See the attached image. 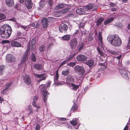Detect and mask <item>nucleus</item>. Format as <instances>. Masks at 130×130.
<instances>
[{
	"label": "nucleus",
	"instance_id": "nucleus-52",
	"mask_svg": "<svg viewBox=\"0 0 130 130\" xmlns=\"http://www.w3.org/2000/svg\"><path fill=\"white\" fill-rule=\"evenodd\" d=\"M109 5L111 7H114L116 6V4L115 3H114L112 2H110Z\"/></svg>",
	"mask_w": 130,
	"mask_h": 130
},
{
	"label": "nucleus",
	"instance_id": "nucleus-18",
	"mask_svg": "<svg viewBox=\"0 0 130 130\" xmlns=\"http://www.w3.org/2000/svg\"><path fill=\"white\" fill-rule=\"evenodd\" d=\"M5 2L7 6L9 7H12L14 5L13 0H5Z\"/></svg>",
	"mask_w": 130,
	"mask_h": 130
},
{
	"label": "nucleus",
	"instance_id": "nucleus-62",
	"mask_svg": "<svg viewBox=\"0 0 130 130\" xmlns=\"http://www.w3.org/2000/svg\"><path fill=\"white\" fill-rule=\"evenodd\" d=\"M74 56V55L73 54H71L69 57L71 59Z\"/></svg>",
	"mask_w": 130,
	"mask_h": 130
},
{
	"label": "nucleus",
	"instance_id": "nucleus-8",
	"mask_svg": "<svg viewBox=\"0 0 130 130\" xmlns=\"http://www.w3.org/2000/svg\"><path fill=\"white\" fill-rule=\"evenodd\" d=\"M59 30L61 32H65L68 29V27L66 25L62 23L59 26Z\"/></svg>",
	"mask_w": 130,
	"mask_h": 130
},
{
	"label": "nucleus",
	"instance_id": "nucleus-39",
	"mask_svg": "<svg viewBox=\"0 0 130 130\" xmlns=\"http://www.w3.org/2000/svg\"><path fill=\"white\" fill-rule=\"evenodd\" d=\"M92 36L93 34L92 33H90L87 39L89 41H90L92 40L93 38V37Z\"/></svg>",
	"mask_w": 130,
	"mask_h": 130
},
{
	"label": "nucleus",
	"instance_id": "nucleus-25",
	"mask_svg": "<svg viewBox=\"0 0 130 130\" xmlns=\"http://www.w3.org/2000/svg\"><path fill=\"white\" fill-rule=\"evenodd\" d=\"M34 66L35 68L38 70H41L42 69V66L41 64H35Z\"/></svg>",
	"mask_w": 130,
	"mask_h": 130
},
{
	"label": "nucleus",
	"instance_id": "nucleus-38",
	"mask_svg": "<svg viewBox=\"0 0 130 130\" xmlns=\"http://www.w3.org/2000/svg\"><path fill=\"white\" fill-rule=\"evenodd\" d=\"M31 58L32 61L35 62L36 61V58L35 56V55L33 53L31 54Z\"/></svg>",
	"mask_w": 130,
	"mask_h": 130
},
{
	"label": "nucleus",
	"instance_id": "nucleus-61",
	"mask_svg": "<svg viewBox=\"0 0 130 130\" xmlns=\"http://www.w3.org/2000/svg\"><path fill=\"white\" fill-rule=\"evenodd\" d=\"M51 83L50 82H48V83H47V85L46 87H50V84H51Z\"/></svg>",
	"mask_w": 130,
	"mask_h": 130
},
{
	"label": "nucleus",
	"instance_id": "nucleus-30",
	"mask_svg": "<svg viewBox=\"0 0 130 130\" xmlns=\"http://www.w3.org/2000/svg\"><path fill=\"white\" fill-rule=\"evenodd\" d=\"M43 0H41L39 3V8L40 9H41L43 7H44L45 5V3L44 1H43Z\"/></svg>",
	"mask_w": 130,
	"mask_h": 130
},
{
	"label": "nucleus",
	"instance_id": "nucleus-19",
	"mask_svg": "<svg viewBox=\"0 0 130 130\" xmlns=\"http://www.w3.org/2000/svg\"><path fill=\"white\" fill-rule=\"evenodd\" d=\"M86 64L89 67H92L94 66V61L92 59H90L87 61L86 62Z\"/></svg>",
	"mask_w": 130,
	"mask_h": 130
},
{
	"label": "nucleus",
	"instance_id": "nucleus-35",
	"mask_svg": "<svg viewBox=\"0 0 130 130\" xmlns=\"http://www.w3.org/2000/svg\"><path fill=\"white\" fill-rule=\"evenodd\" d=\"M39 50L41 52H43L45 50L46 47L45 45H41L39 48Z\"/></svg>",
	"mask_w": 130,
	"mask_h": 130
},
{
	"label": "nucleus",
	"instance_id": "nucleus-28",
	"mask_svg": "<svg viewBox=\"0 0 130 130\" xmlns=\"http://www.w3.org/2000/svg\"><path fill=\"white\" fill-rule=\"evenodd\" d=\"M27 58V55L25 54L24 55L22 58V60L21 61V64H23L25 65V62L26 61Z\"/></svg>",
	"mask_w": 130,
	"mask_h": 130
},
{
	"label": "nucleus",
	"instance_id": "nucleus-21",
	"mask_svg": "<svg viewBox=\"0 0 130 130\" xmlns=\"http://www.w3.org/2000/svg\"><path fill=\"white\" fill-rule=\"evenodd\" d=\"M11 45L13 47H19L22 46L21 44L19 42L16 41L12 42Z\"/></svg>",
	"mask_w": 130,
	"mask_h": 130
},
{
	"label": "nucleus",
	"instance_id": "nucleus-41",
	"mask_svg": "<svg viewBox=\"0 0 130 130\" xmlns=\"http://www.w3.org/2000/svg\"><path fill=\"white\" fill-rule=\"evenodd\" d=\"M80 33V31H79L78 30H76L74 34V36L75 37H79Z\"/></svg>",
	"mask_w": 130,
	"mask_h": 130
},
{
	"label": "nucleus",
	"instance_id": "nucleus-46",
	"mask_svg": "<svg viewBox=\"0 0 130 130\" xmlns=\"http://www.w3.org/2000/svg\"><path fill=\"white\" fill-rule=\"evenodd\" d=\"M8 90L6 89L5 88L3 90H2L1 92L2 94H5L8 91Z\"/></svg>",
	"mask_w": 130,
	"mask_h": 130
},
{
	"label": "nucleus",
	"instance_id": "nucleus-3",
	"mask_svg": "<svg viewBox=\"0 0 130 130\" xmlns=\"http://www.w3.org/2000/svg\"><path fill=\"white\" fill-rule=\"evenodd\" d=\"M107 40L112 45L116 47L120 46L122 43L121 40L120 38L116 35H109L108 37Z\"/></svg>",
	"mask_w": 130,
	"mask_h": 130
},
{
	"label": "nucleus",
	"instance_id": "nucleus-23",
	"mask_svg": "<svg viewBox=\"0 0 130 130\" xmlns=\"http://www.w3.org/2000/svg\"><path fill=\"white\" fill-rule=\"evenodd\" d=\"M13 83V81H12L7 82L6 84L5 88L9 91L10 90V88L11 86V85Z\"/></svg>",
	"mask_w": 130,
	"mask_h": 130
},
{
	"label": "nucleus",
	"instance_id": "nucleus-5",
	"mask_svg": "<svg viewBox=\"0 0 130 130\" xmlns=\"http://www.w3.org/2000/svg\"><path fill=\"white\" fill-rule=\"evenodd\" d=\"M39 88L43 97V100L45 102H47L48 95L49 93L46 90L47 87L45 85L41 84L39 86Z\"/></svg>",
	"mask_w": 130,
	"mask_h": 130
},
{
	"label": "nucleus",
	"instance_id": "nucleus-29",
	"mask_svg": "<svg viewBox=\"0 0 130 130\" xmlns=\"http://www.w3.org/2000/svg\"><path fill=\"white\" fill-rule=\"evenodd\" d=\"M70 37L69 35H67L64 36L62 37V40L65 41H68L70 39Z\"/></svg>",
	"mask_w": 130,
	"mask_h": 130
},
{
	"label": "nucleus",
	"instance_id": "nucleus-56",
	"mask_svg": "<svg viewBox=\"0 0 130 130\" xmlns=\"http://www.w3.org/2000/svg\"><path fill=\"white\" fill-rule=\"evenodd\" d=\"M2 43L3 44L9 43V41L7 40H4L2 41Z\"/></svg>",
	"mask_w": 130,
	"mask_h": 130
},
{
	"label": "nucleus",
	"instance_id": "nucleus-22",
	"mask_svg": "<svg viewBox=\"0 0 130 130\" xmlns=\"http://www.w3.org/2000/svg\"><path fill=\"white\" fill-rule=\"evenodd\" d=\"M58 70L56 71L55 76H54V83L55 84L58 85V83L57 81L58 80L59 78V75L58 73Z\"/></svg>",
	"mask_w": 130,
	"mask_h": 130
},
{
	"label": "nucleus",
	"instance_id": "nucleus-47",
	"mask_svg": "<svg viewBox=\"0 0 130 130\" xmlns=\"http://www.w3.org/2000/svg\"><path fill=\"white\" fill-rule=\"evenodd\" d=\"M38 98V96H35L33 98V101L32 103H36V101Z\"/></svg>",
	"mask_w": 130,
	"mask_h": 130
},
{
	"label": "nucleus",
	"instance_id": "nucleus-16",
	"mask_svg": "<svg viewBox=\"0 0 130 130\" xmlns=\"http://www.w3.org/2000/svg\"><path fill=\"white\" fill-rule=\"evenodd\" d=\"M25 4L28 9H30L32 7V3L31 0H25Z\"/></svg>",
	"mask_w": 130,
	"mask_h": 130
},
{
	"label": "nucleus",
	"instance_id": "nucleus-20",
	"mask_svg": "<svg viewBox=\"0 0 130 130\" xmlns=\"http://www.w3.org/2000/svg\"><path fill=\"white\" fill-rule=\"evenodd\" d=\"M76 12L77 14L80 15L85 14V13L84 9L80 8H77Z\"/></svg>",
	"mask_w": 130,
	"mask_h": 130
},
{
	"label": "nucleus",
	"instance_id": "nucleus-44",
	"mask_svg": "<svg viewBox=\"0 0 130 130\" xmlns=\"http://www.w3.org/2000/svg\"><path fill=\"white\" fill-rule=\"evenodd\" d=\"M126 48L127 49L130 48V36L129 37L128 42Z\"/></svg>",
	"mask_w": 130,
	"mask_h": 130
},
{
	"label": "nucleus",
	"instance_id": "nucleus-40",
	"mask_svg": "<svg viewBox=\"0 0 130 130\" xmlns=\"http://www.w3.org/2000/svg\"><path fill=\"white\" fill-rule=\"evenodd\" d=\"M5 15L2 13H0V20H3L6 18Z\"/></svg>",
	"mask_w": 130,
	"mask_h": 130
},
{
	"label": "nucleus",
	"instance_id": "nucleus-58",
	"mask_svg": "<svg viewBox=\"0 0 130 130\" xmlns=\"http://www.w3.org/2000/svg\"><path fill=\"white\" fill-rule=\"evenodd\" d=\"M53 45V43H51L47 44V48H49L50 47Z\"/></svg>",
	"mask_w": 130,
	"mask_h": 130
},
{
	"label": "nucleus",
	"instance_id": "nucleus-42",
	"mask_svg": "<svg viewBox=\"0 0 130 130\" xmlns=\"http://www.w3.org/2000/svg\"><path fill=\"white\" fill-rule=\"evenodd\" d=\"M4 69V66H0V75L3 74V71Z\"/></svg>",
	"mask_w": 130,
	"mask_h": 130
},
{
	"label": "nucleus",
	"instance_id": "nucleus-51",
	"mask_svg": "<svg viewBox=\"0 0 130 130\" xmlns=\"http://www.w3.org/2000/svg\"><path fill=\"white\" fill-rule=\"evenodd\" d=\"M67 62V61H66L65 60H63V61H62V62H61L59 65V68L61 67L65 63H66V62Z\"/></svg>",
	"mask_w": 130,
	"mask_h": 130
},
{
	"label": "nucleus",
	"instance_id": "nucleus-7",
	"mask_svg": "<svg viewBox=\"0 0 130 130\" xmlns=\"http://www.w3.org/2000/svg\"><path fill=\"white\" fill-rule=\"evenodd\" d=\"M23 80L24 83L27 85H30L31 80L30 76L28 75H26L23 77Z\"/></svg>",
	"mask_w": 130,
	"mask_h": 130
},
{
	"label": "nucleus",
	"instance_id": "nucleus-64",
	"mask_svg": "<svg viewBox=\"0 0 130 130\" xmlns=\"http://www.w3.org/2000/svg\"><path fill=\"white\" fill-rule=\"evenodd\" d=\"M111 10L112 11H116L117 10L116 8H112Z\"/></svg>",
	"mask_w": 130,
	"mask_h": 130
},
{
	"label": "nucleus",
	"instance_id": "nucleus-54",
	"mask_svg": "<svg viewBox=\"0 0 130 130\" xmlns=\"http://www.w3.org/2000/svg\"><path fill=\"white\" fill-rule=\"evenodd\" d=\"M40 126L39 124H37L36 125L35 130H39Z\"/></svg>",
	"mask_w": 130,
	"mask_h": 130
},
{
	"label": "nucleus",
	"instance_id": "nucleus-37",
	"mask_svg": "<svg viewBox=\"0 0 130 130\" xmlns=\"http://www.w3.org/2000/svg\"><path fill=\"white\" fill-rule=\"evenodd\" d=\"M70 9V8H67L64 9L60 11L61 13H66L68 12L69 11Z\"/></svg>",
	"mask_w": 130,
	"mask_h": 130
},
{
	"label": "nucleus",
	"instance_id": "nucleus-27",
	"mask_svg": "<svg viewBox=\"0 0 130 130\" xmlns=\"http://www.w3.org/2000/svg\"><path fill=\"white\" fill-rule=\"evenodd\" d=\"M79 85H77L74 84L73 83H72L70 85V86L72 87V89L74 90H76L79 87Z\"/></svg>",
	"mask_w": 130,
	"mask_h": 130
},
{
	"label": "nucleus",
	"instance_id": "nucleus-1",
	"mask_svg": "<svg viewBox=\"0 0 130 130\" xmlns=\"http://www.w3.org/2000/svg\"><path fill=\"white\" fill-rule=\"evenodd\" d=\"M98 38L99 40V46L97 48V50L99 53L100 55V56H99V60L102 61H105L107 58V55L104 54L100 50V47L102 50L104 47V45L102 43V32H100L98 33Z\"/></svg>",
	"mask_w": 130,
	"mask_h": 130
},
{
	"label": "nucleus",
	"instance_id": "nucleus-10",
	"mask_svg": "<svg viewBox=\"0 0 130 130\" xmlns=\"http://www.w3.org/2000/svg\"><path fill=\"white\" fill-rule=\"evenodd\" d=\"M33 75L34 76L36 77L41 78L39 80V82H40L42 80H44L46 78V76L44 74H37L35 73H33Z\"/></svg>",
	"mask_w": 130,
	"mask_h": 130
},
{
	"label": "nucleus",
	"instance_id": "nucleus-4",
	"mask_svg": "<svg viewBox=\"0 0 130 130\" xmlns=\"http://www.w3.org/2000/svg\"><path fill=\"white\" fill-rule=\"evenodd\" d=\"M74 70L75 73L80 76L83 79L86 74L85 70L84 68L82 66L77 65L74 67ZM82 81V80H81Z\"/></svg>",
	"mask_w": 130,
	"mask_h": 130
},
{
	"label": "nucleus",
	"instance_id": "nucleus-59",
	"mask_svg": "<svg viewBox=\"0 0 130 130\" xmlns=\"http://www.w3.org/2000/svg\"><path fill=\"white\" fill-rule=\"evenodd\" d=\"M71 59L69 57L67 58L65 60L67 62L69 61Z\"/></svg>",
	"mask_w": 130,
	"mask_h": 130
},
{
	"label": "nucleus",
	"instance_id": "nucleus-53",
	"mask_svg": "<svg viewBox=\"0 0 130 130\" xmlns=\"http://www.w3.org/2000/svg\"><path fill=\"white\" fill-rule=\"evenodd\" d=\"M75 65V63L74 62H70L68 64V65L71 67H73Z\"/></svg>",
	"mask_w": 130,
	"mask_h": 130
},
{
	"label": "nucleus",
	"instance_id": "nucleus-34",
	"mask_svg": "<svg viewBox=\"0 0 130 130\" xmlns=\"http://www.w3.org/2000/svg\"><path fill=\"white\" fill-rule=\"evenodd\" d=\"M84 45V43L83 42H82L80 44L78 45V50L79 51H80L83 48Z\"/></svg>",
	"mask_w": 130,
	"mask_h": 130
},
{
	"label": "nucleus",
	"instance_id": "nucleus-11",
	"mask_svg": "<svg viewBox=\"0 0 130 130\" xmlns=\"http://www.w3.org/2000/svg\"><path fill=\"white\" fill-rule=\"evenodd\" d=\"M119 72L121 75L124 78L126 79H128L129 78L127 73L126 71L123 69H120L119 70Z\"/></svg>",
	"mask_w": 130,
	"mask_h": 130
},
{
	"label": "nucleus",
	"instance_id": "nucleus-50",
	"mask_svg": "<svg viewBox=\"0 0 130 130\" xmlns=\"http://www.w3.org/2000/svg\"><path fill=\"white\" fill-rule=\"evenodd\" d=\"M115 26L118 27H121V24L119 22H117L115 23Z\"/></svg>",
	"mask_w": 130,
	"mask_h": 130
},
{
	"label": "nucleus",
	"instance_id": "nucleus-13",
	"mask_svg": "<svg viewBox=\"0 0 130 130\" xmlns=\"http://www.w3.org/2000/svg\"><path fill=\"white\" fill-rule=\"evenodd\" d=\"M94 7V4L92 3H90L86 6H84V8L85 11H88Z\"/></svg>",
	"mask_w": 130,
	"mask_h": 130
},
{
	"label": "nucleus",
	"instance_id": "nucleus-6",
	"mask_svg": "<svg viewBox=\"0 0 130 130\" xmlns=\"http://www.w3.org/2000/svg\"><path fill=\"white\" fill-rule=\"evenodd\" d=\"M77 39L74 38L70 40L69 43L72 49L75 48L77 45Z\"/></svg>",
	"mask_w": 130,
	"mask_h": 130
},
{
	"label": "nucleus",
	"instance_id": "nucleus-43",
	"mask_svg": "<svg viewBox=\"0 0 130 130\" xmlns=\"http://www.w3.org/2000/svg\"><path fill=\"white\" fill-rule=\"evenodd\" d=\"M71 123L74 126L76 125L77 123V121L76 120H73L71 122Z\"/></svg>",
	"mask_w": 130,
	"mask_h": 130
},
{
	"label": "nucleus",
	"instance_id": "nucleus-36",
	"mask_svg": "<svg viewBox=\"0 0 130 130\" xmlns=\"http://www.w3.org/2000/svg\"><path fill=\"white\" fill-rule=\"evenodd\" d=\"M32 108L31 106L30 105H29L28 106V109L29 112V113L28 114V115L30 114H32L33 113V111L32 110Z\"/></svg>",
	"mask_w": 130,
	"mask_h": 130
},
{
	"label": "nucleus",
	"instance_id": "nucleus-17",
	"mask_svg": "<svg viewBox=\"0 0 130 130\" xmlns=\"http://www.w3.org/2000/svg\"><path fill=\"white\" fill-rule=\"evenodd\" d=\"M66 81L67 83L70 85L72 83L74 82V79L72 76H68L67 77Z\"/></svg>",
	"mask_w": 130,
	"mask_h": 130
},
{
	"label": "nucleus",
	"instance_id": "nucleus-14",
	"mask_svg": "<svg viewBox=\"0 0 130 130\" xmlns=\"http://www.w3.org/2000/svg\"><path fill=\"white\" fill-rule=\"evenodd\" d=\"M6 60L8 62H13L14 61V57L11 54H8L6 57Z\"/></svg>",
	"mask_w": 130,
	"mask_h": 130
},
{
	"label": "nucleus",
	"instance_id": "nucleus-12",
	"mask_svg": "<svg viewBox=\"0 0 130 130\" xmlns=\"http://www.w3.org/2000/svg\"><path fill=\"white\" fill-rule=\"evenodd\" d=\"M76 59L78 61L83 62L87 60V57L84 55L80 54L77 56Z\"/></svg>",
	"mask_w": 130,
	"mask_h": 130
},
{
	"label": "nucleus",
	"instance_id": "nucleus-60",
	"mask_svg": "<svg viewBox=\"0 0 130 130\" xmlns=\"http://www.w3.org/2000/svg\"><path fill=\"white\" fill-rule=\"evenodd\" d=\"M30 50V46H28V48L26 50V52H29V50Z\"/></svg>",
	"mask_w": 130,
	"mask_h": 130
},
{
	"label": "nucleus",
	"instance_id": "nucleus-49",
	"mask_svg": "<svg viewBox=\"0 0 130 130\" xmlns=\"http://www.w3.org/2000/svg\"><path fill=\"white\" fill-rule=\"evenodd\" d=\"M109 52L110 53L113 55H115L117 54V53L116 51L112 50H109Z\"/></svg>",
	"mask_w": 130,
	"mask_h": 130
},
{
	"label": "nucleus",
	"instance_id": "nucleus-15",
	"mask_svg": "<svg viewBox=\"0 0 130 130\" xmlns=\"http://www.w3.org/2000/svg\"><path fill=\"white\" fill-rule=\"evenodd\" d=\"M59 119L61 121L60 122L61 123L64 124V125H65L66 127H67L68 128H70L71 127L70 125L66 123V121H65L66 120V119L65 118H60Z\"/></svg>",
	"mask_w": 130,
	"mask_h": 130
},
{
	"label": "nucleus",
	"instance_id": "nucleus-55",
	"mask_svg": "<svg viewBox=\"0 0 130 130\" xmlns=\"http://www.w3.org/2000/svg\"><path fill=\"white\" fill-rule=\"evenodd\" d=\"M52 2V0H48L49 4L51 7L53 5V3Z\"/></svg>",
	"mask_w": 130,
	"mask_h": 130
},
{
	"label": "nucleus",
	"instance_id": "nucleus-33",
	"mask_svg": "<svg viewBox=\"0 0 130 130\" xmlns=\"http://www.w3.org/2000/svg\"><path fill=\"white\" fill-rule=\"evenodd\" d=\"M64 5L63 3H60L57 6L55 7L56 9H60L64 7Z\"/></svg>",
	"mask_w": 130,
	"mask_h": 130
},
{
	"label": "nucleus",
	"instance_id": "nucleus-48",
	"mask_svg": "<svg viewBox=\"0 0 130 130\" xmlns=\"http://www.w3.org/2000/svg\"><path fill=\"white\" fill-rule=\"evenodd\" d=\"M32 104L33 106L37 109H39L40 107V106L36 105V103H32Z\"/></svg>",
	"mask_w": 130,
	"mask_h": 130
},
{
	"label": "nucleus",
	"instance_id": "nucleus-45",
	"mask_svg": "<svg viewBox=\"0 0 130 130\" xmlns=\"http://www.w3.org/2000/svg\"><path fill=\"white\" fill-rule=\"evenodd\" d=\"M85 24V22H81L80 23L79 26L80 27H83Z\"/></svg>",
	"mask_w": 130,
	"mask_h": 130
},
{
	"label": "nucleus",
	"instance_id": "nucleus-31",
	"mask_svg": "<svg viewBox=\"0 0 130 130\" xmlns=\"http://www.w3.org/2000/svg\"><path fill=\"white\" fill-rule=\"evenodd\" d=\"M69 70L68 69H67L66 70H64L62 71V75L64 76H66L68 75L69 72Z\"/></svg>",
	"mask_w": 130,
	"mask_h": 130
},
{
	"label": "nucleus",
	"instance_id": "nucleus-26",
	"mask_svg": "<svg viewBox=\"0 0 130 130\" xmlns=\"http://www.w3.org/2000/svg\"><path fill=\"white\" fill-rule=\"evenodd\" d=\"M78 106L76 103H74L70 111H73V112H75L76 111V110L78 109Z\"/></svg>",
	"mask_w": 130,
	"mask_h": 130
},
{
	"label": "nucleus",
	"instance_id": "nucleus-9",
	"mask_svg": "<svg viewBox=\"0 0 130 130\" xmlns=\"http://www.w3.org/2000/svg\"><path fill=\"white\" fill-rule=\"evenodd\" d=\"M40 25L43 28H46L48 25V22L47 18H44L42 20L40 23Z\"/></svg>",
	"mask_w": 130,
	"mask_h": 130
},
{
	"label": "nucleus",
	"instance_id": "nucleus-32",
	"mask_svg": "<svg viewBox=\"0 0 130 130\" xmlns=\"http://www.w3.org/2000/svg\"><path fill=\"white\" fill-rule=\"evenodd\" d=\"M104 19L103 18H100L96 21V24L98 25H100L101 23L103 21Z\"/></svg>",
	"mask_w": 130,
	"mask_h": 130
},
{
	"label": "nucleus",
	"instance_id": "nucleus-24",
	"mask_svg": "<svg viewBox=\"0 0 130 130\" xmlns=\"http://www.w3.org/2000/svg\"><path fill=\"white\" fill-rule=\"evenodd\" d=\"M114 20V18L113 17L110 18L105 20L104 23L105 25L108 24L112 22Z\"/></svg>",
	"mask_w": 130,
	"mask_h": 130
},
{
	"label": "nucleus",
	"instance_id": "nucleus-57",
	"mask_svg": "<svg viewBox=\"0 0 130 130\" xmlns=\"http://www.w3.org/2000/svg\"><path fill=\"white\" fill-rule=\"evenodd\" d=\"M35 43V39H32L31 41V44L32 45H34Z\"/></svg>",
	"mask_w": 130,
	"mask_h": 130
},
{
	"label": "nucleus",
	"instance_id": "nucleus-63",
	"mask_svg": "<svg viewBox=\"0 0 130 130\" xmlns=\"http://www.w3.org/2000/svg\"><path fill=\"white\" fill-rule=\"evenodd\" d=\"M24 29L25 30V31H27L28 30V27L27 26H25L24 27Z\"/></svg>",
	"mask_w": 130,
	"mask_h": 130
},
{
	"label": "nucleus",
	"instance_id": "nucleus-2",
	"mask_svg": "<svg viewBox=\"0 0 130 130\" xmlns=\"http://www.w3.org/2000/svg\"><path fill=\"white\" fill-rule=\"evenodd\" d=\"M11 27L8 24H4L2 26L0 29L1 37L4 39H7L11 36L12 32Z\"/></svg>",
	"mask_w": 130,
	"mask_h": 130
}]
</instances>
